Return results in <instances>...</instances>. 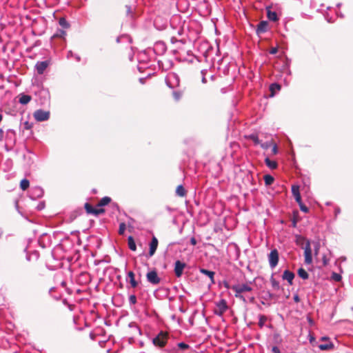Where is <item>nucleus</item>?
<instances>
[{
	"instance_id": "f257e3e1",
	"label": "nucleus",
	"mask_w": 353,
	"mask_h": 353,
	"mask_svg": "<svg viewBox=\"0 0 353 353\" xmlns=\"http://www.w3.org/2000/svg\"><path fill=\"white\" fill-rule=\"evenodd\" d=\"M251 284V282L249 283H238L233 285L230 288L234 292V296L236 298L240 299L244 303H247L248 300L243 294L245 292H251L253 290Z\"/></svg>"
},
{
	"instance_id": "f03ea898",
	"label": "nucleus",
	"mask_w": 353,
	"mask_h": 353,
	"mask_svg": "<svg viewBox=\"0 0 353 353\" xmlns=\"http://www.w3.org/2000/svg\"><path fill=\"white\" fill-rule=\"evenodd\" d=\"M168 339V334L165 332L161 331L155 337L153 338L152 343L156 347L162 348L166 345Z\"/></svg>"
},
{
	"instance_id": "7ed1b4c3",
	"label": "nucleus",
	"mask_w": 353,
	"mask_h": 353,
	"mask_svg": "<svg viewBox=\"0 0 353 353\" xmlns=\"http://www.w3.org/2000/svg\"><path fill=\"white\" fill-rule=\"evenodd\" d=\"M165 83L170 88L178 87L180 83L179 75L175 72H170L165 78Z\"/></svg>"
},
{
	"instance_id": "20e7f679",
	"label": "nucleus",
	"mask_w": 353,
	"mask_h": 353,
	"mask_svg": "<svg viewBox=\"0 0 353 353\" xmlns=\"http://www.w3.org/2000/svg\"><path fill=\"white\" fill-rule=\"evenodd\" d=\"M33 116L37 121H48L50 118V112L42 109H39L34 112Z\"/></svg>"
},
{
	"instance_id": "39448f33",
	"label": "nucleus",
	"mask_w": 353,
	"mask_h": 353,
	"mask_svg": "<svg viewBox=\"0 0 353 353\" xmlns=\"http://www.w3.org/2000/svg\"><path fill=\"white\" fill-rule=\"evenodd\" d=\"M279 260V256L278 250L276 249L272 250L270 253L268 254L270 267L272 269H274L278 265Z\"/></svg>"
},
{
	"instance_id": "423d86ee",
	"label": "nucleus",
	"mask_w": 353,
	"mask_h": 353,
	"mask_svg": "<svg viewBox=\"0 0 353 353\" xmlns=\"http://www.w3.org/2000/svg\"><path fill=\"white\" fill-rule=\"evenodd\" d=\"M228 308V307L226 301L225 299H221L216 303L214 314L217 316H221L226 312Z\"/></svg>"
},
{
	"instance_id": "0eeeda50",
	"label": "nucleus",
	"mask_w": 353,
	"mask_h": 353,
	"mask_svg": "<svg viewBox=\"0 0 353 353\" xmlns=\"http://www.w3.org/2000/svg\"><path fill=\"white\" fill-rule=\"evenodd\" d=\"M304 256L305 263L307 265L311 264L312 262V254L310 246V242L309 240L306 241V243L304 248Z\"/></svg>"
},
{
	"instance_id": "6e6552de",
	"label": "nucleus",
	"mask_w": 353,
	"mask_h": 353,
	"mask_svg": "<svg viewBox=\"0 0 353 353\" xmlns=\"http://www.w3.org/2000/svg\"><path fill=\"white\" fill-rule=\"evenodd\" d=\"M146 278L147 281L152 285H158L161 281V279L158 276L156 270L148 272L146 274Z\"/></svg>"
},
{
	"instance_id": "1a4fd4ad",
	"label": "nucleus",
	"mask_w": 353,
	"mask_h": 353,
	"mask_svg": "<svg viewBox=\"0 0 353 353\" xmlns=\"http://www.w3.org/2000/svg\"><path fill=\"white\" fill-rule=\"evenodd\" d=\"M186 267V264L179 260L174 262V272L177 278H180L183 272L184 268Z\"/></svg>"
},
{
	"instance_id": "9d476101",
	"label": "nucleus",
	"mask_w": 353,
	"mask_h": 353,
	"mask_svg": "<svg viewBox=\"0 0 353 353\" xmlns=\"http://www.w3.org/2000/svg\"><path fill=\"white\" fill-rule=\"evenodd\" d=\"M50 65V61L48 60L43 61H37L34 68L35 70L37 71V74H43L45 70L47 69V68Z\"/></svg>"
},
{
	"instance_id": "9b49d317",
	"label": "nucleus",
	"mask_w": 353,
	"mask_h": 353,
	"mask_svg": "<svg viewBox=\"0 0 353 353\" xmlns=\"http://www.w3.org/2000/svg\"><path fill=\"white\" fill-rule=\"evenodd\" d=\"M43 193V190L41 187L35 186L31 189L30 192V199L35 200L42 197Z\"/></svg>"
},
{
	"instance_id": "f8f14e48",
	"label": "nucleus",
	"mask_w": 353,
	"mask_h": 353,
	"mask_svg": "<svg viewBox=\"0 0 353 353\" xmlns=\"http://www.w3.org/2000/svg\"><path fill=\"white\" fill-rule=\"evenodd\" d=\"M166 51V46L162 41H157L154 46V52L159 55L163 54Z\"/></svg>"
},
{
	"instance_id": "ddd939ff",
	"label": "nucleus",
	"mask_w": 353,
	"mask_h": 353,
	"mask_svg": "<svg viewBox=\"0 0 353 353\" xmlns=\"http://www.w3.org/2000/svg\"><path fill=\"white\" fill-rule=\"evenodd\" d=\"M158 239L154 236H153L149 244V256H152L154 254L158 247Z\"/></svg>"
},
{
	"instance_id": "4468645a",
	"label": "nucleus",
	"mask_w": 353,
	"mask_h": 353,
	"mask_svg": "<svg viewBox=\"0 0 353 353\" xmlns=\"http://www.w3.org/2000/svg\"><path fill=\"white\" fill-rule=\"evenodd\" d=\"M126 281L129 282L134 288H137L139 285L138 281L135 280V274L132 271H129L127 273Z\"/></svg>"
},
{
	"instance_id": "2eb2a0df",
	"label": "nucleus",
	"mask_w": 353,
	"mask_h": 353,
	"mask_svg": "<svg viewBox=\"0 0 353 353\" xmlns=\"http://www.w3.org/2000/svg\"><path fill=\"white\" fill-rule=\"evenodd\" d=\"M292 193L294 196L295 201L297 203H300L302 201L301 196L299 192V186L298 185H292Z\"/></svg>"
},
{
	"instance_id": "dca6fc26",
	"label": "nucleus",
	"mask_w": 353,
	"mask_h": 353,
	"mask_svg": "<svg viewBox=\"0 0 353 353\" xmlns=\"http://www.w3.org/2000/svg\"><path fill=\"white\" fill-rule=\"evenodd\" d=\"M294 276L295 275L292 272L285 270L283 273L282 279L286 280L290 285H292Z\"/></svg>"
},
{
	"instance_id": "f3484780",
	"label": "nucleus",
	"mask_w": 353,
	"mask_h": 353,
	"mask_svg": "<svg viewBox=\"0 0 353 353\" xmlns=\"http://www.w3.org/2000/svg\"><path fill=\"white\" fill-rule=\"evenodd\" d=\"M199 272L201 274L208 276L210 278V281H211L212 284H214L215 283V281H214L215 272H214L211 271V270H206V269H204V268H200L199 269Z\"/></svg>"
},
{
	"instance_id": "a211bd4d",
	"label": "nucleus",
	"mask_w": 353,
	"mask_h": 353,
	"mask_svg": "<svg viewBox=\"0 0 353 353\" xmlns=\"http://www.w3.org/2000/svg\"><path fill=\"white\" fill-rule=\"evenodd\" d=\"M268 29V22L265 21H261L256 28V33L257 34H261L262 33H264L267 31Z\"/></svg>"
},
{
	"instance_id": "6ab92c4d",
	"label": "nucleus",
	"mask_w": 353,
	"mask_h": 353,
	"mask_svg": "<svg viewBox=\"0 0 353 353\" xmlns=\"http://www.w3.org/2000/svg\"><path fill=\"white\" fill-rule=\"evenodd\" d=\"M32 99L31 96L25 94H20L19 95V102L22 105L28 104Z\"/></svg>"
},
{
	"instance_id": "aec40b11",
	"label": "nucleus",
	"mask_w": 353,
	"mask_h": 353,
	"mask_svg": "<svg viewBox=\"0 0 353 353\" xmlns=\"http://www.w3.org/2000/svg\"><path fill=\"white\" fill-rule=\"evenodd\" d=\"M267 17L272 21H276L279 20L277 14L275 12L272 11L270 8H267Z\"/></svg>"
},
{
	"instance_id": "412c9836",
	"label": "nucleus",
	"mask_w": 353,
	"mask_h": 353,
	"mask_svg": "<svg viewBox=\"0 0 353 353\" xmlns=\"http://www.w3.org/2000/svg\"><path fill=\"white\" fill-rule=\"evenodd\" d=\"M265 165L269 168H270L272 170H274V169L277 168V167H278V163H276V161H272V160L270 159V158H268V157H266L265 159Z\"/></svg>"
},
{
	"instance_id": "4be33fe9",
	"label": "nucleus",
	"mask_w": 353,
	"mask_h": 353,
	"mask_svg": "<svg viewBox=\"0 0 353 353\" xmlns=\"http://www.w3.org/2000/svg\"><path fill=\"white\" fill-rule=\"evenodd\" d=\"M176 194L179 196L184 197L186 196V190L182 185H179L176 189Z\"/></svg>"
},
{
	"instance_id": "5701e85b",
	"label": "nucleus",
	"mask_w": 353,
	"mask_h": 353,
	"mask_svg": "<svg viewBox=\"0 0 353 353\" xmlns=\"http://www.w3.org/2000/svg\"><path fill=\"white\" fill-rule=\"evenodd\" d=\"M128 244L129 249L130 250L136 251V250H137L136 243L132 236H128Z\"/></svg>"
},
{
	"instance_id": "b1692460",
	"label": "nucleus",
	"mask_w": 353,
	"mask_h": 353,
	"mask_svg": "<svg viewBox=\"0 0 353 353\" xmlns=\"http://www.w3.org/2000/svg\"><path fill=\"white\" fill-rule=\"evenodd\" d=\"M39 257V253L37 250H34L30 252V254L27 253L26 258L27 260L30 261L32 259L37 260Z\"/></svg>"
},
{
	"instance_id": "393cba45",
	"label": "nucleus",
	"mask_w": 353,
	"mask_h": 353,
	"mask_svg": "<svg viewBox=\"0 0 353 353\" xmlns=\"http://www.w3.org/2000/svg\"><path fill=\"white\" fill-rule=\"evenodd\" d=\"M263 179L266 186L271 185L274 181V178L270 174H265Z\"/></svg>"
},
{
	"instance_id": "a878e982",
	"label": "nucleus",
	"mask_w": 353,
	"mask_h": 353,
	"mask_svg": "<svg viewBox=\"0 0 353 353\" xmlns=\"http://www.w3.org/2000/svg\"><path fill=\"white\" fill-rule=\"evenodd\" d=\"M248 139L252 141L254 145H259L261 143V140L259 139L256 134H251L248 135Z\"/></svg>"
},
{
	"instance_id": "bb28decb",
	"label": "nucleus",
	"mask_w": 353,
	"mask_h": 353,
	"mask_svg": "<svg viewBox=\"0 0 353 353\" xmlns=\"http://www.w3.org/2000/svg\"><path fill=\"white\" fill-rule=\"evenodd\" d=\"M270 283H271V285H272V288L274 290H279L280 288V284H279V282L277 281L274 278V275L272 274V276L270 277Z\"/></svg>"
},
{
	"instance_id": "cd10ccee",
	"label": "nucleus",
	"mask_w": 353,
	"mask_h": 353,
	"mask_svg": "<svg viewBox=\"0 0 353 353\" xmlns=\"http://www.w3.org/2000/svg\"><path fill=\"white\" fill-rule=\"evenodd\" d=\"M110 201H111V199L109 196H104L99 202L98 206L99 207L105 206V205H108V203H110Z\"/></svg>"
},
{
	"instance_id": "c85d7f7f",
	"label": "nucleus",
	"mask_w": 353,
	"mask_h": 353,
	"mask_svg": "<svg viewBox=\"0 0 353 353\" xmlns=\"http://www.w3.org/2000/svg\"><path fill=\"white\" fill-rule=\"evenodd\" d=\"M290 60L288 59H286L285 64L283 65V70H284V72H285L286 74L288 76L291 75V70L290 69Z\"/></svg>"
},
{
	"instance_id": "c756f323",
	"label": "nucleus",
	"mask_w": 353,
	"mask_h": 353,
	"mask_svg": "<svg viewBox=\"0 0 353 353\" xmlns=\"http://www.w3.org/2000/svg\"><path fill=\"white\" fill-rule=\"evenodd\" d=\"M298 275L303 279H307L309 277L308 273L302 268L298 270Z\"/></svg>"
},
{
	"instance_id": "7c9ffc66",
	"label": "nucleus",
	"mask_w": 353,
	"mask_h": 353,
	"mask_svg": "<svg viewBox=\"0 0 353 353\" xmlns=\"http://www.w3.org/2000/svg\"><path fill=\"white\" fill-rule=\"evenodd\" d=\"M266 321H267L266 316L263 315V314L259 315V323H258L259 326L261 328H262L264 326L265 323Z\"/></svg>"
},
{
	"instance_id": "2f4dec72",
	"label": "nucleus",
	"mask_w": 353,
	"mask_h": 353,
	"mask_svg": "<svg viewBox=\"0 0 353 353\" xmlns=\"http://www.w3.org/2000/svg\"><path fill=\"white\" fill-rule=\"evenodd\" d=\"M183 92L179 90H174L172 92V96L175 101H178L182 97Z\"/></svg>"
},
{
	"instance_id": "473e14b6",
	"label": "nucleus",
	"mask_w": 353,
	"mask_h": 353,
	"mask_svg": "<svg viewBox=\"0 0 353 353\" xmlns=\"http://www.w3.org/2000/svg\"><path fill=\"white\" fill-rule=\"evenodd\" d=\"M29 185H30L29 181L26 179H23V180H21V181L20 183V188L23 190H26L29 187Z\"/></svg>"
},
{
	"instance_id": "72a5a7b5",
	"label": "nucleus",
	"mask_w": 353,
	"mask_h": 353,
	"mask_svg": "<svg viewBox=\"0 0 353 353\" xmlns=\"http://www.w3.org/2000/svg\"><path fill=\"white\" fill-rule=\"evenodd\" d=\"M334 347V345L332 343H326V344H321L319 347L321 350H328L332 349Z\"/></svg>"
},
{
	"instance_id": "f704fd0d",
	"label": "nucleus",
	"mask_w": 353,
	"mask_h": 353,
	"mask_svg": "<svg viewBox=\"0 0 353 353\" xmlns=\"http://www.w3.org/2000/svg\"><path fill=\"white\" fill-rule=\"evenodd\" d=\"M72 57H74L78 62L81 61V57L78 54H74L72 51L70 50L67 53V58L70 59Z\"/></svg>"
},
{
	"instance_id": "c9c22d12",
	"label": "nucleus",
	"mask_w": 353,
	"mask_h": 353,
	"mask_svg": "<svg viewBox=\"0 0 353 353\" xmlns=\"http://www.w3.org/2000/svg\"><path fill=\"white\" fill-rule=\"evenodd\" d=\"M85 209L86 212H87L88 214H93L94 211V210H95V208H93V207L92 206V205H90V203H85Z\"/></svg>"
},
{
	"instance_id": "e433bc0d",
	"label": "nucleus",
	"mask_w": 353,
	"mask_h": 353,
	"mask_svg": "<svg viewBox=\"0 0 353 353\" xmlns=\"http://www.w3.org/2000/svg\"><path fill=\"white\" fill-rule=\"evenodd\" d=\"M59 23L63 28H68L70 27V24L64 18H61L59 19Z\"/></svg>"
},
{
	"instance_id": "4c0bfd02",
	"label": "nucleus",
	"mask_w": 353,
	"mask_h": 353,
	"mask_svg": "<svg viewBox=\"0 0 353 353\" xmlns=\"http://www.w3.org/2000/svg\"><path fill=\"white\" fill-rule=\"evenodd\" d=\"M129 304L130 305H135L137 301V299L135 294H131L129 296L128 299Z\"/></svg>"
},
{
	"instance_id": "58836bf2",
	"label": "nucleus",
	"mask_w": 353,
	"mask_h": 353,
	"mask_svg": "<svg viewBox=\"0 0 353 353\" xmlns=\"http://www.w3.org/2000/svg\"><path fill=\"white\" fill-rule=\"evenodd\" d=\"M259 145H261V147L263 149L268 150L272 145V141H266V142L262 143L261 141V143Z\"/></svg>"
},
{
	"instance_id": "ea45409f",
	"label": "nucleus",
	"mask_w": 353,
	"mask_h": 353,
	"mask_svg": "<svg viewBox=\"0 0 353 353\" xmlns=\"http://www.w3.org/2000/svg\"><path fill=\"white\" fill-rule=\"evenodd\" d=\"M177 347L182 350H185L190 347V345L184 342H180L177 343Z\"/></svg>"
},
{
	"instance_id": "a19ab883",
	"label": "nucleus",
	"mask_w": 353,
	"mask_h": 353,
	"mask_svg": "<svg viewBox=\"0 0 353 353\" xmlns=\"http://www.w3.org/2000/svg\"><path fill=\"white\" fill-rule=\"evenodd\" d=\"M126 225L125 223H121L119 228V234L123 235L125 231Z\"/></svg>"
},
{
	"instance_id": "79ce46f5",
	"label": "nucleus",
	"mask_w": 353,
	"mask_h": 353,
	"mask_svg": "<svg viewBox=\"0 0 353 353\" xmlns=\"http://www.w3.org/2000/svg\"><path fill=\"white\" fill-rule=\"evenodd\" d=\"M280 89L281 85L276 83H272L270 86V90L272 93L274 92V90H279Z\"/></svg>"
},
{
	"instance_id": "37998d69",
	"label": "nucleus",
	"mask_w": 353,
	"mask_h": 353,
	"mask_svg": "<svg viewBox=\"0 0 353 353\" xmlns=\"http://www.w3.org/2000/svg\"><path fill=\"white\" fill-rule=\"evenodd\" d=\"M129 327L131 328H134L135 330V331L137 332L139 335H141V329L137 326V325L135 323H134V322L130 323L129 324Z\"/></svg>"
},
{
	"instance_id": "c03bdc74",
	"label": "nucleus",
	"mask_w": 353,
	"mask_h": 353,
	"mask_svg": "<svg viewBox=\"0 0 353 353\" xmlns=\"http://www.w3.org/2000/svg\"><path fill=\"white\" fill-rule=\"evenodd\" d=\"M331 278L335 281H340L342 279L341 276L336 272H332Z\"/></svg>"
},
{
	"instance_id": "a18cd8bd",
	"label": "nucleus",
	"mask_w": 353,
	"mask_h": 353,
	"mask_svg": "<svg viewBox=\"0 0 353 353\" xmlns=\"http://www.w3.org/2000/svg\"><path fill=\"white\" fill-rule=\"evenodd\" d=\"M299 205V208H300V210L303 212H307L309 211V209L305 205L302 201H301V203H298Z\"/></svg>"
},
{
	"instance_id": "49530a36",
	"label": "nucleus",
	"mask_w": 353,
	"mask_h": 353,
	"mask_svg": "<svg viewBox=\"0 0 353 353\" xmlns=\"http://www.w3.org/2000/svg\"><path fill=\"white\" fill-rule=\"evenodd\" d=\"M105 212V210L100 208H95L93 214L95 216H98L101 214H103Z\"/></svg>"
},
{
	"instance_id": "de8ad7c7",
	"label": "nucleus",
	"mask_w": 353,
	"mask_h": 353,
	"mask_svg": "<svg viewBox=\"0 0 353 353\" xmlns=\"http://www.w3.org/2000/svg\"><path fill=\"white\" fill-rule=\"evenodd\" d=\"M271 147H272V154H276L278 153V152H279L277 145L276 143H272V145Z\"/></svg>"
},
{
	"instance_id": "09e8293b",
	"label": "nucleus",
	"mask_w": 353,
	"mask_h": 353,
	"mask_svg": "<svg viewBox=\"0 0 353 353\" xmlns=\"http://www.w3.org/2000/svg\"><path fill=\"white\" fill-rule=\"evenodd\" d=\"M245 297L248 300V302L251 303L254 302L255 298L254 296L247 295V296H245Z\"/></svg>"
},
{
	"instance_id": "8fccbe9b",
	"label": "nucleus",
	"mask_w": 353,
	"mask_h": 353,
	"mask_svg": "<svg viewBox=\"0 0 353 353\" xmlns=\"http://www.w3.org/2000/svg\"><path fill=\"white\" fill-rule=\"evenodd\" d=\"M207 71L206 70H202L201 71V74L203 75L202 77V79H201V81L203 83H206L207 82V80H206V78L205 77V74H206Z\"/></svg>"
},
{
	"instance_id": "3c124183",
	"label": "nucleus",
	"mask_w": 353,
	"mask_h": 353,
	"mask_svg": "<svg viewBox=\"0 0 353 353\" xmlns=\"http://www.w3.org/2000/svg\"><path fill=\"white\" fill-rule=\"evenodd\" d=\"M45 208V203L44 202H40L38 205L37 206V209L38 210H42Z\"/></svg>"
},
{
	"instance_id": "603ef678",
	"label": "nucleus",
	"mask_w": 353,
	"mask_h": 353,
	"mask_svg": "<svg viewBox=\"0 0 353 353\" xmlns=\"http://www.w3.org/2000/svg\"><path fill=\"white\" fill-rule=\"evenodd\" d=\"M265 296H267V298L264 297V299H266V300L267 299H272L274 297V294L270 292H268L266 293V294H265Z\"/></svg>"
},
{
	"instance_id": "864d4df0",
	"label": "nucleus",
	"mask_w": 353,
	"mask_h": 353,
	"mask_svg": "<svg viewBox=\"0 0 353 353\" xmlns=\"http://www.w3.org/2000/svg\"><path fill=\"white\" fill-rule=\"evenodd\" d=\"M272 352L273 353H281V351H280L279 348L277 346L272 347Z\"/></svg>"
},
{
	"instance_id": "5fc2aeb1",
	"label": "nucleus",
	"mask_w": 353,
	"mask_h": 353,
	"mask_svg": "<svg viewBox=\"0 0 353 353\" xmlns=\"http://www.w3.org/2000/svg\"><path fill=\"white\" fill-rule=\"evenodd\" d=\"M12 134L13 136H14L15 132L13 130H8L7 132V139H11V137H10V134Z\"/></svg>"
},
{
	"instance_id": "6e6d98bb",
	"label": "nucleus",
	"mask_w": 353,
	"mask_h": 353,
	"mask_svg": "<svg viewBox=\"0 0 353 353\" xmlns=\"http://www.w3.org/2000/svg\"><path fill=\"white\" fill-rule=\"evenodd\" d=\"M278 52V49L276 48H272L270 50V53L271 54H276Z\"/></svg>"
},
{
	"instance_id": "4d7b16f0",
	"label": "nucleus",
	"mask_w": 353,
	"mask_h": 353,
	"mask_svg": "<svg viewBox=\"0 0 353 353\" xmlns=\"http://www.w3.org/2000/svg\"><path fill=\"white\" fill-rule=\"evenodd\" d=\"M293 299L296 303H299L300 301V297L298 294H294L293 296Z\"/></svg>"
},
{
	"instance_id": "13d9d810",
	"label": "nucleus",
	"mask_w": 353,
	"mask_h": 353,
	"mask_svg": "<svg viewBox=\"0 0 353 353\" xmlns=\"http://www.w3.org/2000/svg\"><path fill=\"white\" fill-rule=\"evenodd\" d=\"M340 213H341L340 208L339 207H336L334 209L335 216H337V215L339 214Z\"/></svg>"
},
{
	"instance_id": "bf43d9fd",
	"label": "nucleus",
	"mask_w": 353,
	"mask_h": 353,
	"mask_svg": "<svg viewBox=\"0 0 353 353\" xmlns=\"http://www.w3.org/2000/svg\"><path fill=\"white\" fill-rule=\"evenodd\" d=\"M125 8H126V11H127V14L129 15L132 13V9H131V7L130 6H125Z\"/></svg>"
},
{
	"instance_id": "052dcab7",
	"label": "nucleus",
	"mask_w": 353,
	"mask_h": 353,
	"mask_svg": "<svg viewBox=\"0 0 353 353\" xmlns=\"http://www.w3.org/2000/svg\"><path fill=\"white\" fill-rule=\"evenodd\" d=\"M197 241L196 240V239L194 237H192L190 239V243L192 245H195L196 244Z\"/></svg>"
},
{
	"instance_id": "680f3d73",
	"label": "nucleus",
	"mask_w": 353,
	"mask_h": 353,
	"mask_svg": "<svg viewBox=\"0 0 353 353\" xmlns=\"http://www.w3.org/2000/svg\"><path fill=\"white\" fill-rule=\"evenodd\" d=\"M24 128H25V129L28 130L31 128V125L29 123V122L26 121L24 123Z\"/></svg>"
},
{
	"instance_id": "e2e57ef3",
	"label": "nucleus",
	"mask_w": 353,
	"mask_h": 353,
	"mask_svg": "<svg viewBox=\"0 0 353 353\" xmlns=\"http://www.w3.org/2000/svg\"><path fill=\"white\" fill-rule=\"evenodd\" d=\"M111 205L114 209H116L117 210H119V205H117V203H113Z\"/></svg>"
},
{
	"instance_id": "0e129e2a",
	"label": "nucleus",
	"mask_w": 353,
	"mask_h": 353,
	"mask_svg": "<svg viewBox=\"0 0 353 353\" xmlns=\"http://www.w3.org/2000/svg\"><path fill=\"white\" fill-rule=\"evenodd\" d=\"M171 319H172V320H173V321H179V318H177V317H176V316L175 314L172 315Z\"/></svg>"
},
{
	"instance_id": "69168bd1",
	"label": "nucleus",
	"mask_w": 353,
	"mask_h": 353,
	"mask_svg": "<svg viewBox=\"0 0 353 353\" xmlns=\"http://www.w3.org/2000/svg\"><path fill=\"white\" fill-rule=\"evenodd\" d=\"M4 132L3 129L0 128V140H2L3 137Z\"/></svg>"
},
{
	"instance_id": "338daca9",
	"label": "nucleus",
	"mask_w": 353,
	"mask_h": 353,
	"mask_svg": "<svg viewBox=\"0 0 353 353\" xmlns=\"http://www.w3.org/2000/svg\"><path fill=\"white\" fill-rule=\"evenodd\" d=\"M179 311L182 313H185L186 312V310L184 309L183 307H179Z\"/></svg>"
},
{
	"instance_id": "774afa93",
	"label": "nucleus",
	"mask_w": 353,
	"mask_h": 353,
	"mask_svg": "<svg viewBox=\"0 0 353 353\" xmlns=\"http://www.w3.org/2000/svg\"><path fill=\"white\" fill-rule=\"evenodd\" d=\"M145 79L144 78H140L139 79V82L142 84H143L145 83Z\"/></svg>"
}]
</instances>
